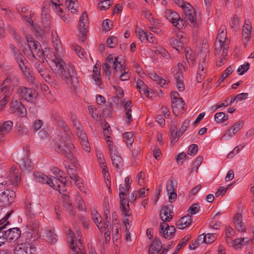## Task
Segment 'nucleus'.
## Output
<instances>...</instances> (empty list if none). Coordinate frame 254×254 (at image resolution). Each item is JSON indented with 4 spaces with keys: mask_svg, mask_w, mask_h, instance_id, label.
<instances>
[{
    "mask_svg": "<svg viewBox=\"0 0 254 254\" xmlns=\"http://www.w3.org/2000/svg\"><path fill=\"white\" fill-rule=\"evenodd\" d=\"M47 62H49L51 69L55 71L57 77L64 81L68 85L74 86V83L78 82L76 71L71 63H68L66 64L62 59L55 54Z\"/></svg>",
    "mask_w": 254,
    "mask_h": 254,
    "instance_id": "obj_1",
    "label": "nucleus"
},
{
    "mask_svg": "<svg viewBox=\"0 0 254 254\" xmlns=\"http://www.w3.org/2000/svg\"><path fill=\"white\" fill-rule=\"evenodd\" d=\"M68 136V140H64L62 138L55 147V151L59 154L63 155L67 160L70 161L75 162V158L73 156V151L75 149L73 144L70 142Z\"/></svg>",
    "mask_w": 254,
    "mask_h": 254,
    "instance_id": "obj_2",
    "label": "nucleus"
},
{
    "mask_svg": "<svg viewBox=\"0 0 254 254\" xmlns=\"http://www.w3.org/2000/svg\"><path fill=\"white\" fill-rule=\"evenodd\" d=\"M165 16L174 26L179 30L185 28L187 26L186 21L180 17V15L172 9H166L165 11Z\"/></svg>",
    "mask_w": 254,
    "mask_h": 254,
    "instance_id": "obj_3",
    "label": "nucleus"
},
{
    "mask_svg": "<svg viewBox=\"0 0 254 254\" xmlns=\"http://www.w3.org/2000/svg\"><path fill=\"white\" fill-rule=\"evenodd\" d=\"M2 228L0 230V238H2L7 242H14L17 240L21 235V231L18 227L9 228L7 230Z\"/></svg>",
    "mask_w": 254,
    "mask_h": 254,
    "instance_id": "obj_4",
    "label": "nucleus"
},
{
    "mask_svg": "<svg viewBox=\"0 0 254 254\" xmlns=\"http://www.w3.org/2000/svg\"><path fill=\"white\" fill-rule=\"evenodd\" d=\"M26 148V150L23 149L24 150L20 153L17 160L19 161V167L22 170L29 172L32 170L33 167L31 160L29 158V151L27 149V147Z\"/></svg>",
    "mask_w": 254,
    "mask_h": 254,
    "instance_id": "obj_5",
    "label": "nucleus"
},
{
    "mask_svg": "<svg viewBox=\"0 0 254 254\" xmlns=\"http://www.w3.org/2000/svg\"><path fill=\"white\" fill-rule=\"evenodd\" d=\"M88 17L86 12H83L79 18L78 22V30L79 31V40L84 42L87 38V32H88Z\"/></svg>",
    "mask_w": 254,
    "mask_h": 254,
    "instance_id": "obj_6",
    "label": "nucleus"
},
{
    "mask_svg": "<svg viewBox=\"0 0 254 254\" xmlns=\"http://www.w3.org/2000/svg\"><path fill=\"white\" fill-rule=\"evenodd\" d=\"M130 188V185H126L125 187H123L121 186L119 187V197L120 199V208L121 210L122 211L125 217L129 216L130 215L127 212L129 211L130 208L129 206L128 202L127 203V206H126V204L127 202V200L126 199V191H128Z\"/></svg>",
    "mask_w": 254,
    "mask_h": 254,
    "instance_id": "obj_7",
    "label": "nucleus"
},
{
    "mask_svg": "<svg viewBox=\"0 0 254 254\" xmlns=\"http://www.w3.org/2000/svg\"><path fill=\"white\" fill-rule=\"evenodd\" d=\"M9 111L11 114H14L24 118L27 115V110L24 106L17 100H12L10 103Z\"/></svg>",
    "mask_w": 254,
    "mask_h": 254,
    "instance_id": "obj_8",
    "label": "nucleus"
},
{
    "mask_svg": "<svg viewBox=\"0 0 254 254\" xmlns=\"http://www.w3.org/2000/svg\"><path fill=\"white\" fill-rule=\"evenodd\" d=\"M16 193L13 190H5L0 193V207L9 205L14 202Z\"/></svg>",
    "mask_w": 254,
    "mask_h": 254,
    "instance_id": "obj_9",
    "label": "nucleus"
},
{
    "mask_svg": "<svg viewBox=\"0 0 254 254\" xmlns=\"http://www.w3.org/2000/svg\"><path fill=\"white\" fill-rule=\"evenodd\" d=\"M27 228L28 230L31 231V238L33 240H35L40 237L39 233V222L35 218L29 219L28 223L27 225Z\"/></svg>",
    "mask_w": 254,
    "mask_h": 254,
    "instance_id": "obj_10",
    "label": "nucleus"
},
{
    "mask_svg": "<svg viewBox=\"0 0 254 254\" xmlns=\"http://www.w3.org/2000/svg\"><path fill=\"white\" fill-rule=\"evenodd\" d=\"M17 94L19 98L28 102H32L33 100V90L25 86H19L17 89Z\"/></svg>",
    "mask_w": 254,
    "mask_h": 254,
    "instance_id": "obj_11",
    "label": "nucleus"
},
{
    "mask_svg": "<svg viewBox=\"0 0 254 254\" xmlns=\"http://www.w3.org/2000/svg\"><path fill=\"white\" fill-rule=\"evenodd\" d=\"M173 214L172 204L164 205L162 207L160 216L163 222H170L173 218Z\"/></svg>",
    "mask_w": 254,
    "mask_h": 254,
    "instance_id": "obj_12",
    "label": "nucleus"
},
{
    "mask_svg": "<svg viewBox=\"0 0 254 254\" xmlns=\"http://www.w3.org/2000/svg\"><path fill=\"white\" fill-rule=\"evenodd\" d=\"M13 123L11 121H7L0 123V140H5V134L8 133L12 129Z\"/></svg>",
    "mask_w": 254,
    "mask_h": 254,
    "instance_id": "obj_13",
    "label": "nucleus"
},
{
    "mask_svg": "<svg viewBox=\"0 0 254 254\" xmlns=\"http://www.w3.org/2000/svg\"><path fill=\"white\" fill-rule=\"evenodd\" d=\"M28 42L29 47L33 56H34V53L39 57H43V56H45V52L40 50L41 46L38 42L32 40Z\"/></svg>",
    "mask_w": 254,
    "mask_h": 254,
    "instance_id": "obj_14",
    "label": "nucleus"
},
{
    "mask_svg": "<svg viewBox=\"0 0 254 254\" xmlns=\"http://www.w3.org/2000/svg\"><path fill=\"white\" fill-rule=\"evenodd\" d=\"M233 222L235 229L240 232H245L246 228L243 222V216L240 213H237L233 218Z\"/></svg>",
    "mask_w": 254,
    "mask_h": 254,
    "instance_id": "obj_15",
    "label": "nucleus"
},
{
    "mask_svg": "<svg viewBox=\"0 0 254 254\" xmlns=\"http://www.w3.org/2000/svg\"><path fill=\"white\" fill-rule=\"evenodd\" d=\"M19 170L15 167H12L9 170L7 178L9 181L13 185H17L20 180Z\"/></svg>",
    "mask_w": 254,
    "mask_h": 254,
    "instance_id": "obj_16",
    "label": "nucleus"
},
{
    "mask_svg": "<svg viewBox=\"0 0 254 254\" xmlns=\"http://www.w3.org/2000/svg\"><path fill=\"white\" fill-rule=\"evenodd\" d=\"M174 77L176 80V85L178 90L182 92L185 90V84L184 82V75L182 71L177 70L174 73Z\"/></svg>",
    "mask_w": 254,
    "mask_h": 254,
    "instance_id": "obj_17",
    "label": "nucleus"
},
{
    "mask_svg": "<svg viewBox=\"0 0 254 254\" xmlns=\"http://www.w3.org/2000/svg\"><path fill=\"white\" fill-rule=\"evenodd\" d=\"M52 118L58 124V126L61 128H63L67 135H68L69 137H72L73 136L71 133L70 129L66 125L64 122L61 120L60 116L56 113L52 114Z\"/></svg>",
    "mask_w": 254,
    "mask_h": 254,
    "instance_id": "obj_18",
    "label": "nucleus"
},
{
    "mask_svg": "<svg viewBox=\"0 0 254 254\" xmlns=\"http://www.w3.org/2000/svg\"><path fill=\"white\" fill-rule=\"evenodd\" d=\"M162 248V242L157 237L154 238L149 250V254H158Z\"/></svg>",
    "mask_w": 254,
    "mask_h": 254,
    "instance_id": "obj_19",
    "label": "nucleus"
},
{
    "mask_svg": "<svg viewBox=\"0 0 254 254\" xmlns=\"http://www.w3.org/2000/svg\"><path fill=\"white\" fill-rule=\"evenodd\" d=\"M192 216L188 214L179 219L176 223V226L179 229H184L189 227L192 222Z\"/></svg>",
    "mask_w": 254,
    "mask_h": 254,
    "instance_id": "obj_20",
    "label": "nucleus"
},
{
    "mask_svg": "<svg viewBox=\"0 0 254 254\" xmlns=\"http://www.w3.org/2000/svg\"><path fill=\"white\" fill-rule=\"evenodd\" d=\"M118 60L119 57L114 58L113 56L110 54L107 58V64H109L110 67L114 68L117 71H118V68L120 69L121 71H122L123 64L121 62H119Z\"/></svg>",
    "mask_w": 254,
    "mask_h": 254,
    "instance_id": "obj_21",
    "label": "nucleus"
},
{
    "mask_svg": "<svg viewBox=\"0 0 254 254\" xmlns=\"http://www.w3.org/2000/svg\"><path fill=\"white\" fill-rule=\"evenodd\" d=\"M244 125V122L243 121L236 122L225 132L223 136L232 137L243 127Z\"/></svg>",
    "mask_w": 254,
    "mask_h": 254,
    "instance_id": "obj_22",
    "label": "nucleus"
},
{
    "mask_svg": "<svg viewBox=\"0 0 254 254\" xmlns=\"http://www.w3.org/2000/svg\"><path fill=\"white\" fill-rule=\"evenodd\" d=\"M172 108L174 114L176 112L183 114L186 110L185 103L183 99H179L177 101H174L172 103Z\"/></svg>",
    "mask_w": 254,
    "mask_h": 254,
    "instance_id": "obj_23",
    "label": "nucleus"
},
{
    "mask_svg": "<svg viewBox=\"0 0 254 254\" xmlns=\"http://www.w3.org/2000/svg\"><path fill=\"white\" fill-rule=\"evenodd\" d=\"M70 162L71 163L70 165H68V166H67L65 165V167H67V173L71 179L78 182L79 177L75 167V164H76V160L75 159V162L73 161Z\"/></svg>",
    "mask_w": 254,
    "mask_h": 254,
    "instance_id": "obj_24",
    "label": "nucleus"
},
{
    "mask_svg": "<svg viewBox=\"0 0 254 254\" xmlns=\"http://www.w3.org/2000/svg\"><path fill=\"white\" fill-rule=\"evenodd\" d=\"M92 219L101 232H103L101 226L102 218L100 214L94 209H91Z\"/></svg>",
    "mask_w": 254,
    "mask_h": 254,
    "instance_id": "obj_25",
    "label": "nucleus"
},
{
    "mask_svg": "<svg viewBox=\"0 0 254 254\" xmlns=\"http://www.w3.org/2000/svg\"><path fill=\"white\" fill-rule=\"evenodd\" d=\"M252 29V27L250 21L249 19L246 20L242 29V35L247 41H248L250 38Z\"/></svg>",
    "mask_w": 254,
    "mask_h": 254,
    "instance_id": "obj_26",
    "label": "nucleus"
},
{
    "mask_svg": "<svg viewBox=\"0 0 254 254\" xmlns=\"http://www.w3.org/2000/svg\"><path fill=\"white\" fill-rule=\"evenodd\" d=\"M19 78L14 75H9L7 78L3 80V84L9 86V87L12 88L14 86L18 84Z\"/></svg>",
    "mask_w": 254,
    "mask_h": 254,
    "instance_id": "obj_27",
    "label": "nucleus"
},
{
    "mask_svg": "<svg viewBox=\"0 0 254 254\" xmlns=\"http://www.w3.org/2000/svg\"><path fill=\"white\" fill-rule=\"evenodd\" d=\"M68 235L71 239L70 248L71 250V252L70 254H80V253L79 254L78 251H76V244L75 243V241H76V239L74 233L70 230ZM79 250L80 251H81L80 248H79ZM82 250V249H81V250Z\"/></svg>",
    "mask_w": 254,
    "mask_h": 254,
    "instance_id": "obj_28",
    "label": "nucleus"
},
{
    "mask_svg": "<svg viewBox=\"0 0 254 254\" xmlns=\"http://www.w3.org/2000/svg\"><path fill=\"white\" fill-rule=\"evenodd\" d=\"M64 180L63 179L61 180L57 177H52L50 178V181L49 183H48V185H50V187L54 190H57V189H59L60 188H61V184H63V181Z\"/></svg>",
    "mask_w": 254,
    "mask_h": 254,
    "instance_id": "obj_29",
    "label": "nucleus"
},
{
    "mask_svg": "<svg viewBox=\"0 0 254 254\" xmlns=\"http://www.w3.org/2000/svg\"><path fill=\"white\" fill-rule=\"evenodd\" d=\"M14 211V209H11L6 213L3 218L0 220V230H1L2 228H7L8 225L10 224V222L8 219Z\"/></svg>",
    "mask_w": 254,
    "mask_h": 254,
    "instance_id": "obj_30",
    "label": "nucleus"
},
{
    "mask_svg": "<svg viewBox=\"0 0 254 254\" xmlns=\"http://www.w3.org/2000/svg\"><path fill=\"white\" fill-rule=\"evenodd\" d=\"M50 6V2L49 1H45L44 2L42 7V11L41 14L42 19L43 21L48 22L49 21V16L48 15V10Z\"/></svg>",
    "mask_w": 254,
    "mask_h": 254,
    "instance_id": "obj_31",
    "label": "nucleus"
},
{
    "mask_svg": "<svg viewBox=\"0 0 254 254\" xmlns=\"http://www.w3.org/2000/svg\"><path fill=\"white\" fill-rule=\"evenodd\" d=\"M51 35L53 46L56 51H59V49L61 47L62 43L57 35V33L56 31L52 30Z\"/></svg>",
    "mask_w": 254,
    "mask_h": 254,
    "instance_id": "obj_32",
    "label": "nucleus"
},
{
    "mask_svg": "<svg viewBox=\"0 0 254 254\" xmlns=\"http://www.w3.org/2000/svg\"><path fill=\"white\" fill-rule=\"evenodd\" d=\"M170 45L179 52H181L184 49L183 41L176 39H172L170 41Z\"/></svg>",
    "mask_w": 254,
    "mask_h": 254,
    "instance_id": "obj_33",
    "label": "nucleus"
},
{
    "mask_svg": "<svg viewBox=\"0 0 254 254\" xmlns=\"http://www.w3.org/2000/svg\"><path fill=\"white\" fill-rule=\"evenodd\" d=\"M111 159L113 165L117 171H118L119 169L120 166H122L123 164V160L122 158L120 155L115 154L113 155H111Z\"/></svg>",
    "mask_w": 254,
    "mask_h": 254,
    "instance_id": "obj_34",
    "label": "nucleus"
},
{
    "mask_svg": "<svg viewBox=\"0 0 254 254\" xmlns=\"http://www.w3.org/2000/svg\"><path fill=\"white\" fill-rule=\"evenodd\" d=\"M185 19L191 23H195L196 20V14L194 9L187 10L185 12Z\"/></svg>",
    "mask_w": 254,
    "mask_h": 254,
    "instance_id": "obj_35",
    "label": "nucleus"
},
{
    "mask_svg": "<svg viewBox=\"0 0 254 254\" xmlns=\"http://www.w3.org/2000/svg\"><path fill=\"white\" fill-rule=\"evenodd\" d=\"M160 227L162 230H163L164 228H165V229H168L169 233V236L171 239L175 236L176 229L174 226H169L166 222H161L160 223Z\"/></svg>",
    "mask_w": 254,
    "mask_h": 254,
    "instance_id": "obj_36",
    "label": "nucleus"
},
{
    "mask_svg": "<svg viewBox=\"0 0 254 254\" xmlns=\"http://www.w3.org/2000/svg\"><path fill=\"white\" fill-rule=\"evenodd\" d=\"M177 182L172 177L168 181L166 185V190L167 192L176 191Z\"/></svg>",
    "mask_w": 254,
    "mask_h": 254,
    "instance_id": "obj_37",
    "label": "nucleus"
},
{
    "mask_svg": "<svg viewBox=\"0 0 254 254\" xmlns=\"http://www.w3.org/2000/svg\"><path fill=\"white\" fill-rule=\"evenodd\" d=\"M34 177L36 181L41 183L48 184L50 181V178L44 174L36 172L34 173Z\"/></svg>",
    "mask_w": 254,
    "mask_h": 254,
    "instance_id": "obj_38",
    "label": "nucleus"
},
{
    "mask_svg": "<svg viewBox=\"0 0 254 254\" xmlns=\"http://www.w3.org/2000/svg\"><path fill=\"white\" fill-rule=\"evenodd\" d=\"M39 73L46 81L50 83H54V82H56V81L54 79L52 78V76L49 74V69L48 68H45Z\"/></svg>",
    "mask_w": 254,
    "mask_h": 254,
    "instance_id": "obj_39",
    "label": "nucleus"
},
{
    "mask_svg": "<svg viewBox=\"0 0 254 254\" xmlns=\"http://www.w3.org/2000/svg\"><path fill=\"white\" fill-rule=\"evenodd\" d=\"M186 59L190 65L193 66L195 62V55L192 51H187L185 53Z\"/></svg>",
    "mask_w": 254,
    "mask_h": 254,
    "instance_id": "obj_40",
    "label": "nucleus"
},
{
    "mask_svg": "<svg viewBox=\"0 0 254 254\" xmlns=\"http://www.w3.org/2000/svg\"><path fill=\"white\" fill-rule=\"evenodd\" d=\"M227 37V32H218L216 39L218 40L219 42V46L218 48V50L220 51L223 46V44L224 43L225 40L226 39Z\"/></svg>",
    "mask_w": 254,
    "mask_h": 254,
    "instance_id": "obj_41",
    "label": "nucleus"
},
{
    "mask_svg": "<svg viewBox=\"0 0 254 254\" xmlns=\"http://www.w3.org/2000/svg\"><path fill=\"white\" fill-rule=\"evenodd\" d=\"M93 79L96 82L97 85H98L100 88H102V82L101 79L99 77L100 76V71L99 70H93Z\"/></svg>",
    "mask_w": 254,
    "mask_h": 254,
    "instance_id": "obj_42",
    "label": "nucleus"
},
{
    "mask_svg": "<svg viewBox=\"0 0 254 254\" xmlns=\"http://www.w3.org/2000/svg\"><path fill=\"white\" fill-rule=\"evenodd\" d=\"M228 119V116H226L225 113L218 112L215 114L214 116L215 121L217 123H222L224 121L227 120Z\"/></svg>",
    "mask_w": 254,
    "mask_h": 254,
    "instance_id": "obj_43",
    "label": "nucleus"
},
{
    "mask_svg": "<svg viewBox=\"0 0 254 254\" xmlns=\"http://www.w3.org/2000/svg\"><path fill=\"white\" fill-rule=\"evenodd\" d=\"M24 74L27 81L30 83H33L35 80V77L33 75V73L30 68L22 72Z\"/></svg>",
    "mask_w": 254,
    "mask_h": 254,
    "instance_id": "obj_44",
    "label": "nucleus"
},
{
    "mask_svg": "<svg viewBox=\"0 0 254 254\" xmlns=\"http://www.w3.org/2000/svg\"><path fill=\"white\" fill-rule=\"evenodd\" d=\"M113 4L112 0H105L98 4V7L100 10H105L109 8V6Z\"/></svg>",
    "mask_w": 254,
    "mask_h": 254,
    "instance_id": "obj_45",
    "label": "nucleus"
},
{
    "mask_svg": "<svg viewBox=\"0 0 254 254\" xmlns=\"http://www.w3.org/2000/svg\"><path fill=\"white\" fill-rule=\"evenodd\" d=\"M10 89L11 88L9 87V86L3 84V83L2 82L0 86V92H3V97H6V95H7L8 98H9V96L11 93L10 91Z\"/></svg>",
    "mask_w": 254,
    "mask_h": 254,
    "instance_id": "obj_46",
    "label": "nucleus"
},
{
    "mask_svg": "<svg viewBox=\"0 0 254 254\" xmlns=\"http://www.w3.org/2000/svg\"><path fill=\"white\" fill-rule=\"evenodd\" d=\"M118 39L116 37L114 36H110L107 40V46L109 48H115L117 45Z\"/></svg>",
    "mask_w": 254,
    "mask_h": 254,
    "instance_id": "obj_47",
    "label": "nucleus"
},
{
    "mask_svg": "<svg viewBox=\"0 0 254 254\" xmlns=\"http://www.w3.org/2000/svg\"><path fill=\"white\" fill-rule=\"evenodd\" d=\"M14 58L18 64L23 62L28 63L25 57L18 51L17 52H15Z\"/></svg>",
    "mask_w": 254,
    "mask_h": 254,
    "instance_id": "obj_48",
    "label": "nucleus"
},
{
    "mask_svg": "<svg viewBox=\"0 0 254 254\" xmlns=\"http://www.w3.org/2000/svg\"><path fill=\"white\" fill-rule=\"evenodd\" d=\"M233 72L232 67L231 66H228L226 69H225L219 79L218 80V82L220 83L224 80V79L228 76L229 75L231 74Z\"/></svg>",
    "mask_w": 254,
    "mask_h": 254,
    "instance_id": "obj_49",
    "label": "nucleus"
},
{
    "mask_svg": "<svg viewBox=\"0 0 254 254\" xmlns=\"http://www.w3.org/2000/svg\"><path fill=\"white\" fill-rule=\"evenodd\" d=\"M66 3L67 4L68 9L71 10V13L75 14L77 12L76 8L74 7V5L77 2L76 0H66Z\"/></svg>",
    "mask_w": 254,
    "mask_h": 254,
    "instance_id": "obj_50",
    "label": "nucleus"
},
{
    "mask_svg": "<svg viewBox=\"0 0 254 254\" xmlns=\"http://www.w3.org/2000/svg\"><path fill=\"white\" fill-rule=\"evenodd\" d=\"M170 140H171V144L174 145V144L177 142L179 138L181 135H179V131L177 130L173 131L172 130H170Z\"/></svg>",
    "mask_w": 254,
    "mask_h": 254,
    "instance_id": "obj_51",
    "label": "nucleus"
},
{
    "mask_svg": "<svg viewBox=\"0 0 254 254\" xmlns=\"http://www.w3.org/2000/svg\"><path fill=\"white\" fill-rule=\"evenodd\" d=\"M203 161V157L201 156H198L196 157L195 160L194 161L192 165V169L195 171H197L198 167L201 164Z\"/></svg>",
    "mask_w": 254,
    "mask_h": 254,
    "instance_id": "obj_52",
    "label": "nucleus"
},
{
    "mask_svg": "<svg viewBox=\"0 0 254 254\" xmlns=\"http://www.w3.org/2000/svg\"><path fill=\"white\" fill-rule=\"evenodd\" d=\"M198 147L196 144H192L189 147L188 154L191 156H194L198 152Z\"/></svg>",
    "mask_w": 254,
    "mask_h": 254,
    "instance_id": "obj_53",
    "label": "nucleus"
},
{
    "mask_svg": "<svg viewBox=\"0 0 254 254\" xmlns=\"http://www.w3.org/2000/svg\"><path fill=\"white\" fill-rule=\"evenodd\" d=\"M74 50L76 52V54L78 56L81 58L83 59L85 58L84 54L85 52L84 49H83L80 46L78 45H75L74 46Z\"/></svg>",
    "mask_w": 254,
    "mask_h": 254,
    "instance_id": "obj_54",
    "label": "nucleus"
},
{
    "mask_svg": "<svg viewBox=\"0 0 254 254\" xmlns=\"http://www.w3.org/2000/svg\"><path fill=\"white\" fill-rule=\"evenodd\" d=\"M47 237L49 240L50 241L51 243H55L57 241V236L55 233L54 230H50L47 233Z\"/></svg>",
    "mask_w": 254,
    "mask_h": 254,
    "instance_id": "obj_55",
    "label": "nucleus"
},
{
    "mask_svg": "<svg viewBox=\"0 0 254 254\" xmlns=\"http://www.w3.org/2000/svg\"><path fill=\"white\" fill-rule=\"evenodd\" d=\"M133 133L131 132H126L124 134V137L126 139V143L131 145L133 142Z\"/></svg>",
    "mask_w": 254,
    "mask_h": 254,
    "instance_id": "obj_56",
    "label": "nucleus"
},
{
    "mask_svg": "<svg viewBox=\"0 0 254 254\" xmlns=\"http://www.w3.org/2000/svg\"><path fill=\"white\" fill-rule=\"evenodd\" d=\"M250 68V64L247 63L241 65L238 69L237 72L239 75L244 74Z\"/></svg>",
    "mask_w": 254,
    "mask_h": 254,
    "instance_id": "obj_57",
    "label": "nucleus"
},
{
    "mask_svg": "<svg viewBox=\"0 0 254 254\" xmlns=\"http://www.w3.org/2000/svg\"><path fill=\"white\" fill-rule=\"evenodd\" d=\"M199 210V206L197 203L193 204L190 207L188 211L190 214V215H194L198 212Z\"/></svg>",
    "mask_w": 254,
    "mask_h": 254,
    "instance_id": "obj_58",
    "label": "nucleus"
},
{
    "mask_svg": "<svg viewBox=\"0 0 254 254\" xmlns=\"http://www.w3.org/2000/svg\"><path fill=\"white\" fill-rule=\"evenodd\" d=\"M136 36L140 39L141 42L146 40L147 36V32H145L143 30L139 29L136 30Z\"/></svg>",
    "mask_w": 254,
    "mask_h": 254,
    "instance_id": "obj_59",
    "label": "nucleus"
},
{
    "mask_svg": "<svg viewBox=\"0 0 254 254\" xmlns=\"http://www.w3.org/2000/svg\"><path fill=\"white\" fill-rule=\"evenodd\" d=\"M190 125V120H186L179 130V135H182Z\"/></svg>",
    "mask_w": 254,
    "mask_h": 254,
    "instance_id": "obj_60",
    "label": "nucleus"
},
{
    "mask_svg": "<svg viewBox=\"0 0 254 254\" xmlns=\"http://www.w3.org/2000/svg\"><path fill=\"white\" fill-rule=\"evenodd\" d=\"M52 171L53 174L57 176V177H60L64 180H66L65 177H63V175L64 174V172L59 168L57 167H54L52 169Z\"/></svg>",
    "mask_w": 254,
    "mask_h": 254,
    "instance_id": "obj_61",
    "label": "nucleus"
},
{
    "mask_svg": "<svg viewBox=\"0 0 254 254\" xmlns=\"http://www.w3.org/2000/svg\"><path fill=\"white\" fill-rule=\"evenodd\" d=\"M190 237L189 235L186 236L177 245L176 251H179L181 249V247L185 246L188 241L190 240Z\"/></svg>",
    "mask_w": 254,
    "mask_h": 254,
    "instance_id": "obj_62",
    "label": "nucleus"
},
{
    "mask_svg": "<svg viewBox=\"0 0 254 254\" xmlns=\"http://www.w3.org/2000/svg\"><path fill=\"white\" fill-rule=\"evenodd\" d=\"M81 144L83 149L87 152H90V148L89 147V143L88 140V138H83L80 140Z\"/></svg>",
    "mask_w": 254,
    "mask_h": 254,
    "instance_id": "obj_63",
    "label": "nucleus"
},
{
    "mask_svg": "<svg viewBox=\"0 0 254 254\" xmlns=\"http://www.w3.org/2000/svg\"><path fill=\"white\" fill-rule=\"evenodd\" d=\"M155 53L157 55H161L162 57L166 58H167L169 55L168 52L165 49L162 47L157 48L155 51Z\"/></svg>",
    "mask_w": 254,
    "mask_h": 254,
    "instance_id": "obj_64",
    "label": "nucleus"
}]
</instances>
